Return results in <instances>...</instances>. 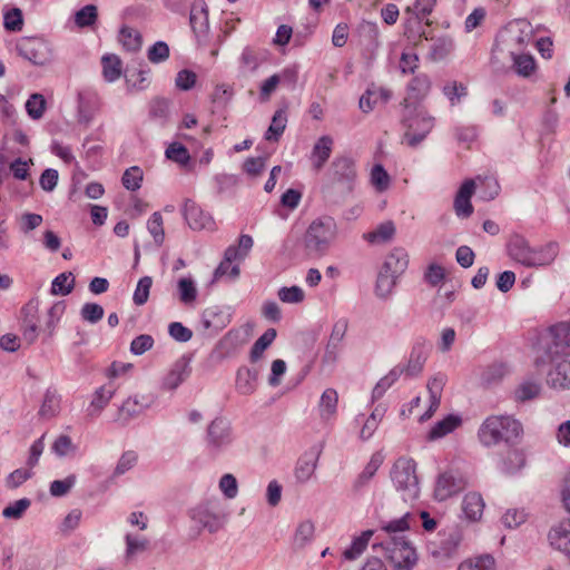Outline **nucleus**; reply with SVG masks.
<instances>
[{
    "mask_svg": "<svg viewBox=\"0 0 570 570\" xmlns=\"http://www.w3.org/2000/svg\"><path fill=\"white\" fill-rule=\"evenodd\" d=\"M522 434L523 426L513 415L493 414L488 416L480 425L478 439L484 446H494L500 443L512 444Z\"/></svg>",
    "mask_w": 570,
    "mask_h": 570,
    "instance_id": "obj_1",
    "label": "nucleus"
},
{
    "mask_svg": "<svg viewBox=\"0 0 570 570\" xmlns=\"http://www.w3.org/2000/svg\"><path fill=\"white\" fill-rule=\"evenodd\" d=\"M409 263V254L403 247H394L387 253L376 281V288L382 295L392 292L399 277L407 269Z\"/></svg>",
    "mask_w": 570,
    "mask_h": 570,
    "instance_id": "obj_2",
    "label": "nucleus"
},
{
    "mask_svg": "<svg viewBox=\"0 0 570 570\" xmlns=\"http://www.w3.org/2000/svg\"><path fill=\"white\" fill-rule=\"evenodd\" d=\"M508 250L512 259L524 266L547 265L553 261L556 255L553 246L531 248L528 242L520 236L511 238Z\"/></svg>",
    "mask_w": 570,
    "mask_h": 570,
    "instance_id": "obj_3",
    "label": "nucleus"
},
{
    "mask_svg": "<svg viewBox=\"0 0 570 570\" xmlns=\"http://www.w3.org/2000/svg\"><path fill=\"white\" fill-rule=\"evenodd\" d=\"M336 236V224L332 217L314 219L307 227L303 243L308 253L324 254Z\"/></svg>",
    "mask_w": 570,
    "mask_h": 570,
    "instance_id": "obj_4",
    "label": "nucleus"
},
{
    "mask_svg": "<svg viewBox=\"0 0 570 570\" xmlns=\"http://www.w3.org/2000/svg\"><path fill=\"white\" fill-rule=\"evenodd\" d=\"M357 177L355 161L345 155L334 158L327 170V179L331 185L351 191Z\"/></svg>",
    "mask_w": 570,
    "mask_h": 570,
    "instance_id": "obj_5",
    "label": "nucleus"
},
{
    "mask_svg": "<svg viewBox=\"0 0 570 570\" xmlns=\"http://www.w3.org/2000/svg\"><path fill=\"white\" fill-rule=\"evenodd\" d=\"M413 114L405 119L406 130L404 139L407 145L416 146L431 132L434 127V118L425 108L412 110Z\"/></svg>",
    "mask_w": 570,
    "mask_h": 570,
    "instance_id": "obj_6",
    "label": "nucleus"
},
{
    "mask_svg": "<svg viewBox=\"0 0 570 570\" xmlns=\"http://www.w3.org/2000/svg\"><path fill=\"white\" fill-rule=\"evenodd\" d=\"M466 483L463 474L454 471H444L439 474L435 481L434 498L438 501H445L463 491Z\"/></svg>",
    "mask_w": 570,
    "mask_h": 570,
    "instance_id": "obj_7",
    "label": "nucleus"
},
{
    "mask_svg": "<svg viewBox=\"0 0 570 570\" xmlns=\"http://www.w3.org/2000/svg\"><path fill=\"white\" fill-rule=\"evenodd\" d=\"M431 89V81L426 75L414 76L409 82L403 98L405 109L416 110L422 108L421 104L426 98Z\"/></svg>",
    "mask_w": 570,
    "mask_h": 570,
    "instance_id": "obj_8",
    "label": "nucleus"
},
{
    "mask_svg": "<svg viewBox=\"0 0 570 570\" xmlns=\"http://www.w3.org/2000/svg\"><path fill=\"white\" fill-rule=\"evenodd\" d=\"M391 475L394 484L399 489L405 490L417 484L416 464L413 459H397L393 465Z\"/></svg>",
    "mask_w": 570,
    "mask_h": 570,
    "instance_id": "obj_9",
    "label": "nucleus"
},
{
    "mask_svg": "<svg viewBox=\"0 0 570 570\" xmlns=\"http://www.w3.org/2000/svg\"><path fill=\"white\" fill-rule=\"evenodd\" d=\"M184 217L194 230L214 229L215 227L213 217L191 199H187L184 204Z\"/></svg>",
    "mask_w": 570,
    "mask_h": 570,
    "instance_id": "obj_10",
    "label": "nucleus"
},
{
    "mask_svg": "<svg viewBox=\"0 0 570 570\" xmlns=\"http://www.w3.org/2000/svg\"><path fill=\"white\" fill-rule=\"evenodd\" d=\"M475 190L476 180L466 178L462 181L453 200V208L459 217L468 218L473 214L474 208L471 203V198Z\"/></svg>",
    "mask_w": 570,
    "mask_h": 570,
    "instance_id": "obj_11",
    "label": "nucleus"
},
{
    "mask_svg": "<svg viewBox=\"0 0 570 570\" xmlns=\"http://www.w3.org/2000/svg\"><path fill=\"white\" fill-rule=\"evenodd\" d=\"M191 520L198 531L207 530L210 533H216L224 527L223 515L214 512L207 505H199L194 509Z\"/></svg>",
    "mask_w": 570,
    "mask_h": 570,
    "instance_id": "obj_12",
    "label": "nucleus"
},
{
    "mask_svg": "<svg viewBox=\"0 0 570 570\" xmlns=\"http://www.w3.org/2000/svg\"><path fill=\"white\" fill-rule=\"evenodd\" d=\"M296 80L297 71L294 68H285L279 73L272 75L259 86L261 101H268L282 82L295 83Z\"/></svg>",
    "mask_w": 570,
    "mask_h": 570,
    "instance_id": "obj_13",
    "label": "nucleus"
},
{
    "mask_svg": "<svg viewBox=\"0 0 570 570\" xmlns=\"http://www.w3.org/2000/svg\"><path fill=\"white\" fill-rule=\"evenodd\" d=\"M525 465L524 451L512 443L499 455V466L502 472L513 474Z\"/></svg>",
    "mask_w": 570,
    "mask_h": 570,
    "instance_id": "obj_14",
    "label": "nucleus"
},
{
    "mask_svg": "<svg viewBox=\"0 0 570 570\" xmlns=\"http://www.w3.org/2000/svg\"><path fill=\"white\" fill-rule=\"evenodd\" d=\"M334 144V138L330 135H323L314 142L311 151V163L315 170L324 168L333 153Z\"/></svg>",
    "mask_w": 570,
    "mask_h": 570,
    "instance_id": "obj_15",
    "label": "nucleus"
},
{
    "mask_svg": "<svg viewBox=\"0 0 570 570\" xmlns=\"http://www.w3.org/2000/svg\"><path fill=\"white\" fill-rule=\"evenodd\" d=\"M550 546L570 558V519L562 520L548 533Z\"/></svg>",
    "mask_w": 570,
    "mask_h": 570,
    "instance_id": "obj_16",
    "label": "nucleus"
},
{
    "mask_svg": "<svg viewBox=\"0 0 570 570\" xmlns=\"http://www.w3.org/2000/svg\"><path fill=\"white\" fill-rule=\"evenodd\" d=\"M445 385V377L436 375L429 380L428 390L430 392V405L428 410L419 416V422L423 423L432 419L441 403V395Z\"/></svg>",
    "mask_w": 570,
    "mask_h": 570,
    "instance_id": "obj_17",
    "label": "nucleus"
},
{
    "mask_svg": "<svg viewBox=\"0 0 570 570\" xmlns=\"http://www.w3.org/2000/svg\"><path fill=\"white\" fill-rule=\"evenodd\" d=\"M318 458L320 451L316 449L306 451L298 458L294 470L295 478L298 482H306L314 475Z\"/></svg>",
    "mask_w": 570,
    "mask_h": 570,
    "instance_id": "obj_18",
    "label": "nucleus"
},
{
    "mask_svg": "<svg viewBox=\"0 0 570 570\" xmlns=\"http://www.w3.org/2000/svg\"><path fill=\"white\" fill-rule=\"evenodd\" d=\"M392 98V91L384 87H370L360 99V108L364 112L373 110L379 105L386 104Z\"/></svg>",
    "mask_w": 570,
    "mask_h": 570,
    "instance_id": "obj_19",
    "label": "nucleus"
},
{
    "mask_svg": "<svg viewBox=\"0 0 570 570\" xmlns=\"http://www.w3.org/2000/svg\"><path fill=\"white\" fill-rule=\"evenodd\" d=\"M558 130V117L557 115H547L541 124L539 132L538 144L540 153H549L552 145L556 142V136Z\"/></svg>",
    "mask_w": 570,
    "mask_h": 570,
    "instance_id": "obj_20",
    "label": "nucleus"
},
{
    "mask_svg": "<svg viewBox=\"0 0 570 570\" xmlns=\"http://www.w3.org/2000/svg\"><path fill=\"white\" fill-rule=\"evenodd\" d=\"M463 420L458 414H449L442 420L438 421L428 432L426 439L429 441H436L459 429Z\"/></svg>",
    "mask_w": 570,
    "mask_h": 570,
    "instance_id": "obj_21",
    "label": "nucleus"
},
{
    "mask_svg": "<svg viewBox=\"0 0 570 570\" xmlns=\"http://www.w3.org/2000/svg\"><path fill=\"white\" fill-rule=\"evenodd\" d=\"M396 234L395 224L392 220L381 223L375 228L363 235L365 242L370 245H383L391 242Z\"/></svg>",
    "mask_w": 570,
    "mask_h": 570,
    "instance_id": "obj_22",
    "label": "nucleus"
},
{
    "mask_svg": "<svg viewBox=\"0 0 570 570\" xmlns=\"http://www.w3.org/2000/svg\"><path fill=\"white\" fill-rule=\"evenodd\" d=\"M118 42L124 50L129 52H137L142 46V36L136 28L124 24L118 32Z\"/></svg>",
    "mask_w": 570,
    "mask_h": 570,
    "instance_id": "obj_23",
    "label": "nucleus"
},
{
    "mask_svg": "<svg viewBox=\"0 0 570 570\" xmlns=\"http://www.w3.org/2000/svg\"><path fill=\"white\" fill-rule=\"evenodd\" d=\"M115 387L111 385H102L98 387L92 396L90 404L87 409L88 414L90 416H97L101 413V411L109 404L110 400L115 395Z\"/></svg>",
    "mask_w": 570,
    "mask_h": 570,
    "instance_id": "obj_24",
    "label": "nucleus"
},
{
    "mask_svg": "<svg viewBox=\"0 0 570 570\" xmlns=\"http://www.w3.org/2000/svg\"><path fill=\"white\" fill-rule=\"evenodd\" d=\"M102 77L106 81L114 82L122 76L124 63L116 53H106L100 59Z\"/></svg>",
    "mask_w": 570,
    "mask_h": 570,
    "instance_id": "obj_25",
    "label": "nucleus"
},
{
    "mask_svg": "<svg viewBox=\"0 0 570 570\" xmlns=\"http://www.w3.org/2000/svg\"><path fill=\"white\" fill-rule=\"evenodd\" d=\"M547 334L556 347V353H566L567 350H570L569 323H559L550 326L547 331Z\"/></svg>",
    "mask_w": 570,
    "mask_h": 570,
    "instance_id": "obj_26",
    "label": "nucleus"
},
{
    "mask_svg": "<svg viewBox=\"0 0 570 570\" xmlns=\"http://www.w3.org/2000/svg\"><path fill=\"white\" fill-rule=\"evenodd\" d=\"M456 570H497V561L490 553L475 554L462 560Z\"/></svg>",
    "mask_w": 570,
    "mask_h": 570,
    "instance_id": "obj_27",
    "label": "nucleus"
},
{
    "mask_svg": "<svg viewBox=\"0 0 570 570\" xmlns=\"http://www.w3.org/2000/svg\"><path fill=\"white\" fill-rule=\"evenodd\" d=\"M462 510L470 521H479L484 511V501L480 493L469 492L464 495Z\"/></svg>",
    "mask_w": 570,
    "mask_h": 570,
    "instance_id": "obj_28",
    "label": "nucleus"
},
{
    "mask_svg": "<svg viewBox=\"0 0 570 570\" xmlns=\"http://www.w3.org/2000/svg\"><path fill=\"white\" fill-rule=\"evenodd\" d=\"M512 69L518 76L530 78L535 75L538 65L532 55L515 53L512 55Z\"/></svg>",
    "mask_w": 570,
    "mask_h": 570,
    "instance_id": "obj_29",
    "label": "nucleus"
},
{
    "mask_svg": "<svg viewBox=\"0 0 570 570\" xmlns=\"http://www.w3.org/2000/svg\"><path fill=\"white\" fill-rule=\"evenodd\" d=\"M287 126L286 107L277 109L273 117L268 129L265 132V140L277 142L284 134Z\"/></svg>",
    "mask_w": 570,
    "mask_h": 570,
    "instance_id": "obj_30",
    "label": "nucleus"
},
{
    "mask_svg": "<svg viewBox=\"0 0 570 570\" xmlns=\"http://www.w3.org/2000/svg\"><path fill=\"white\" fill-rule=\"evenodd\" d=\"M449 276L450 272L444 265L431 262L424 271L423 279L431 287H440L448 281Z\"/></svg>",
    "mask_w": 570,
    "mask_h": 570,
    "instance_id": "obj_31",
    "label": "nucleus"
},
{
    "mask_svg": "<svg viewBox=\"0 0 570 570\" xmlns=\"http://www.w3.org/2000/svg\"><path fill=\"white\" fill-rule=\"evenodd\" d=\"M422 17L412 13L410 14L404 23V36L407 40L413 42L414 45L422 41V39H428L425 32L423 30Z\"/></svg>",
    "mask_w": 570,
    "mask_h": 570,
    "instance_id": "obj_32",
    "label": "nucleus"
},
{
    "mask_svg": "<svg viewBox=\"0 0 570 570\" xmlns=\"http://www.w3.org/2000/svg\"><path fill=\"white\" fill-rule=\"evenodd\" d=\"M98 8L95 4H87L75 12L73 22L77 28H95L98 22Z\"/></svg>",
    "mask_w": 570,
    "mask_h": 570,
    "instance_id": "obj_33",
    "label": "nucleus"
},
{
    "mask_svg": "<svg viewBox=\"0 0 570 570\" xmlns=\"http://www.w3.org/2000/svg\"><path fill=\"white\" fill-rule=\"evenodd\" d=\"M473 179L476 180V189L483 200H493L500 194V185L495 177L479 175Z\"/></svg>",
    "mask_w": 570,
    "mask_h": 570,
    "instance_id": "obj_34",
    "label": "nucleus"
},
{
    "mask_svg": "<svg viewBox=\"0 0 570 570\" xmlns=\"http://www.w3.org/2000/svg\"><path fill=\"white\" fill-rule=\"evenodd\" d=\"M338 394L334 389H326L320 400V414L323 419L330 420L336 414Z\"/></svg>",
    "mask_w": 570,
    "mask_h": 570,
    "instance_id": "obj_35",
    "label": "nucleus"
},
{
    "mask_svg": "<svg viewBox=\"0 0 570 570\" xmlns=\"http://www.w3.org/2000/svg\"><path fill=\"white\" fill-rule=\"evenodd\" d=\"M373 534V530L363 531L358 537H356L353 540L351 547L344 550L343 557L346 560H355L356 558H358L367 548Z\"/></svg>",
    "mask_w": 570,
    "mask_h": 570,
    "instance_id": "obj_36",
    "label": "nucleus"
},
{
    "mask_svg": "<svg viewBox=\"0 0 570 570\" xmlns=\"http://www.w3.org/2000/svg\"><path fill=\"white\" fill-rule=\"evenodd\" d=\"M165 155L167 159L183 167L188 166L191 159L188 149L183 144L177 141H174L167 146Z\"/></svg>",
    "mask_w": 570,
    "mask_h": 570,
    "instance_id": "obj_37",
    "label": "nucleus"
},
{
    "mask_svg": "<svg viewBox=\"0 0 570 570\" xmlns=\"http://www.w3.org/2000/svg\"><path fill=\"white\" fill-rule=\"evenodd\" d=\"M383 460L384 459L381 453L373 454L368 463L365 465L364 470L357 476L355 481V488L360 489L364 487L381 468Z\"/></svg>",
    "mask_w": 570,
    "mask_h": 570,
    "instance_id": "obj_38",
    "label": "nucleus"
},
{
    "mask_svg": "<svg viewBox=\"0 0 570 570\" xmlns=\"http://www.w3.org/2000/svg\"><path fill=\"white\" fill-rule=\"evenodd\" d=\"M276 335L277 333L275 328H268L264 332V334L254 343L250 350L249 357L252 362H256L263 356L266 348L276 338Z\"/></svg>",
    "mask_w": 570,
    "mask_h": 570,
    "instance_id": "obj_39",
    "label": "nucleus"
},
{
    "mask_svg": "<svg viewBox=\"0 0 570 570\" xmlns=\"http://www.w3.org/2000/svg\"><path fill=\"white\" fill-rule=\"evenodd\" d=\"M370 180L374 189L379 193L387 190L391 185V176L381 164H375L372 167Z\"/></svg>",
    "mask_w": 570,
    "mask_h": 570,
    "instance_id": "obj_40",
    "label": "nucleus"
},
{
    "mask_svg": "<svg viewBox=\"0 0 570 570\" xmlns=\"http://www.w3.org/2000/svg\"><path fill=\"white\" fill-rule=\"evenodd\" d=\"M551 382L554 387H570V360L560 362L556 370L550 374Z\"/></svg>",
    "mask_w": 570,
    "mask_h": 570,
    "instance_id": "obj_41",
    "label": "nucleus"
},
{
    "mask_svg": "<svg viewBox=\"0 0 570 570\" xmlns=\"http://www.w3.org/2000/svg\"><path fill=\"white\" fill-rule=\"evenodd\" d=\"M75 277L72 273H61L52 281L50 292L52 295H68L72 292Z\"/></svg>",
    "mask_w": 570,
    "mask_h": 570,
    "instance_id": "obj_42",
    "label": "nucleus"
},
{
    "mask_svg": "<svg viewBox=\"0 0 570 570\" xmlns=\"http://www.w3.org/2000/svg\"><path fill=\"white\" fill-rule=\"evenodd\" d=\"M238 258V253L233 248H228L226 250L225 259L218 265L215 271V278L220 279L223 276L229 274L235 277L238 275L239 269L236 266H233V261Z\"/></svg>",
    "mask_w": 570,
    "mask_h": 570,
    "instance_id": "obj_43",
    "label": "nucleus"
},
{
    "mask_svg": "<svg viewBox=\"0 0 570 570\" xmlns=\"http://www.w3.org/2000/svg\"><path fill=\"white\" fill-rule=\"evenodd\" d=\"M47 109V101L45 97L40 94H32L27 102L26 110L27 114L35 120L42 118Z\"/></svg>",
    "mask_w": 570,
    "mask_h": 570,
    "instance_id": "obj_44",
    "label": "nucleus"
},
{
    "mask_svg": "<svg viewBox=\"0 0 570 570\" xmlns=\"http://www.w3.org/2000/svg\"><path fill=\"white\" fill-rule=\"evenodd\" d=\"M144 171L138 166H132L125 170L121 181L126 189L135 191L141 187Z\"/></svg>",
    "mask_w": 570,
    "mask_h": 570,
    "instance_id": "obj_45",
    "label": "nucleus"
},
{
    "mask_svg": "<svg viewBox=\"0 0 570 570\" xmlns=\"http://www.w3.org/2000/svg\"><path fill=\"white\" fill-rule=\"evenodd\" d=\"M186 366L184 364H175L165 375L163 385L167 390H175L185 380Z\"/></svg>",
    "mask_w": 570,
    "mask_h": 570,
    "instance_id": "obj_46",
    "label": "nucleus"
},
{
    "mask_svg": "<svg viewBox=\"0 0 570 570\" xmlns=\"http://www.w3.org/2000/svg\"><path fill=\"white\" fill-rule=\"evenodd\" d=\"M178 295L179 301L187 305H190L196 301L197 289L190 277H183L178 281Z\"/></svg>",
    "mask_w": 570,
    "mask_h": 570,
    "instance_id": "obj_47",
    "label": "nucleus"
},
{
    "mask_svg": "<svg viewBox=\"0 0 570 570\" xmlns=\"http://www.w3.org/2000/svg\"><path fill=\"white\" fill-rule=\"evenodd\" d=\"M420 59L413 50H404L399 60V68L403 75H414L419 69Z\"/></svg>",
    "mask_w": 570,
    "mask_h": 570,
    "instance_id": "obj_48",
    "label": "nucleus"
},
{
    "mask_svg": "<svg viewBox=\"0 0 570 570\" xmlns=\"http://www.w3.org/2000/svg\"><path fill=\"white\" fill-rule=\"evenodd\" d=\"M147 228L155 243L163 244L165 239L164 219L160 213H154L147 222Z\"/></svg>",
    "mask_w": 570,
    "mask_h": 570,
    "instance_id": "obj_49",
    "label": "nucleus"
},
{
    "mask_svg": "<svg viewBox=\"0 0 570 570\" xmlns=\"http://www.w3.org/2000/svg\"><path fill=\"white\" fill-rule=\"evenodd\" d=\"M197 80L198 76L195 71L190 69H181L176 75L175 86L181 91H187L196 86Z\"/></svg>",
    "mask_w": 570,
    "mask_h": 570,
    "instance_id": "obj_50",
    "label": "nucleus"
},
{
    "mask_svg": "<svg viewBox=\"0 0 570 570\" xmlns=\"http://www.w3.org/2000/svg\"><path fill=\"white\" fill-rule=\"evenodd\" d=\"M425 355L422 348L413 350L407 365L405 366V374L407 376H415L420 374L423 370L424 363H425Z\"/></svg>",
    "mask_w": 570,
    "mask_h": 570,
    "instance_id": "obj_51",
    "label": "nucleus"
},
{
    "mask_svg": "<svg viewBox=\"0 0 570 570\" xmlns=\"http://www.w3.org/2000/svg\"><path fill=\"white\" fill-rule=\"evenodd\" d=\"M413 521V515L411 513H405L402 518L391 520L384 524H382L381 529L389 534L405 532L410 530L411 523Z\"/></svg>",
    "mask_w": 570,
    "mask_h": 570,
    "instance_id": "obj_52",
    "label": "nucleus"
},
{
    "mask_svg": "<svg viewBox=\"0 0 570 570\" xmlns=\"http://www.w3.org/2000/svg\"><path fill=\"white\" fill-rule=\"evenodd\" d=\"M540 393V387L534 382L520 384L514 391V399L519 402H527L535 399Z\"/></svg>",
    "mask_w": 570,
    "mask_h": 570,
    "instance_id": "obj_53",
    "label": "nucleus"
},
{
    "mask_svg": "<svg viewBox=\"0 0 570 570\" xmlns=\"http://www.w3.org/2000/svg\"><path fill=\"white\" fill-rule=\"evenodd\" d=\"M314 537V525L311 521L301 522L294 533V544L303 547L305 543L311 541Z\"/></svg>",
    "mask_w": 570,
    "mask_h": 570,
    "instance_id": "obj_54",
    "label": "nucleus"
},
{
    "mask_svg": "<svg viewBox=\"0 0 570 570\" xmlns=\"http://www.w3.org/2000/svg\"><path fill=\"white\" fill-rule=\"evenodd\" d=\"M151 286V277L144 276L139 279L132 296V301L136 305H144L148 301Z\"/></svg>",
    "mask_w": 570,
    "mask_h": 570,
    "instance_id": "obj_55",
    "label": "nucleus"
},
{
    "mask_svg": "<svg viewBox=\"0 0 570 570\" xmlns=\"http://www.w3.org/2000/svg\"><path fill=\"white\" fill-rule=\"evenodd\" d=\"M3 26L7 31L17 32L21 31L23 27L22 12L18 8H13L4 13Z\"/></svg>",
    "mask_w": 570,
    "mask_h": 570,
    "instance_id": "obj_56",
    "label": "nucleus"
},
{
    "mask_svg": "<svg viewBox=\"0 0 570 570\" xmlns=\"http://www.w3.org/2000/svg\"><path fill=\"white\" fill-rule=\"evenodd\" d=\"M126 557L134 558L148 549V540L132 534L126 535Z\"/></svg>",
    "mask_w": 570,
    "mask_h": 570,
    "instance_id": "obj_57",
    "label": "nucleus"
},
{
    "mask_svg": "<svg viewBox=\"0 0 570 570\" xmlns=\"http://www.w3.org/2000/svg\"><path fill=\"white\" fill-rule=\"evenodd\" d=\"M40 47H43L42 42L30 38L23 41L21 50L26 58L33 61L35 63H40L43 57V55L38 50Z\"/></svg>",
    "mask_w": 570,
    "mask_h": 570,
    "instance_id": "obj_58",
    "label": "nucleus"
},
{
    "mask_svg": "<svg viewBox=\"0 0 570 570\" xmlns=\"http://www.w3.org/2000/svg\"><path fill=\"white\" fill-rule=\"evenodd\" d=\"M147 57L153 63H159L167 60L169 57L168 45L164 41H157L148 49Z\"/></svg>",
    "mask_w": 570,
    "mask_h": 570,
    "instance_id": "obj_59",
    "label": "nucleus"
},
{
    "mask_svg": "<svg viewBox=\"0 0 570 570\" xmlns=\"http://www.w3.org/2000/svg\"><path fill=\"white\" fill-rule=\"evenodd\" d=\"M234 95V90L230 86L225 83L216 85L212 91L210 100L213 104L226 105L229 102Z\"/></svg>",
    "mask_w": 570,
    "mask_h": 570,
    "instance_id": "obj_60",
    "label": "nucleus"
},
{
    "mask_svg": "<svg viewBox=\"0 0 570 570\" xmlns=\"http://www.w3.org/2000/svg\"><path fill=\"white\" fill-rule=\"evenodd\" d=\"M32 165V159H22L18 158L10 164V171L13 177L19 180H26L30 176V166Z\"/></svg>",
    "mask_w": 570,
    "mask_h": 570,
    "instance_id": "obj_61",
    "label": "nucleus"
},
{
    "mask_svg": "<svg viewBox=\"0 0 570 570\" xmlns=\"http://www.w3.org/2000/svg\"><path fill=\"white\" fill-rule=\"evenodd\" d=\"M266 167V158L249 157L243 164V170L250 177L259 176Z\"/></svg>",
    "mask_w": 570,
    "mask_h": 570,
    "instance_id": "obj_62",
    "label": "nucleus"
},
{
    "mask_svg": "<svg viewBox=\"0 0 570 570\" xmlns=\"http://www.w3.org/2000/svg\"><path fill=\"white\" fill-rule=\"evenodd\" d=\"M304 297V292L298 286L282 287L278 291V298L284 303H301Z\"/></svg>",
    "mask_w": 570,
    "mask_h": 570,
    "instance_id": "obj_63",
    "label": "nucleus"
},
{
    "mask_svg": "<svg viewBox=\"0 0 570 570\" xmlns=\"http://www.w3.org/2000/svg\"><path fill=\"white\" fill-rule=\"evenodd\" d=\"M154 346V338L151 335L141 334L135 337L130 343V352L135 355H140L149 351Z\"/></svg>",
    "mask_w": 570,
    "mask_h": 570,
    "instance_id": "obj_64",
    "label": "nucleus"
}]
</instances>
